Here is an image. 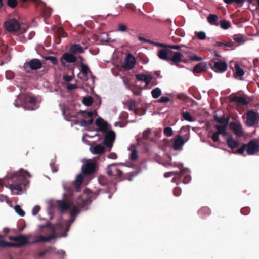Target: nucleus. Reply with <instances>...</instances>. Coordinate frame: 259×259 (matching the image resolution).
I'll return each instance as SVG.
<instances>
[{
  "label": "nucleus",
  "mask_w": 259,
  "mask_h": 259,
  "mask_svg": "<svg viewBox=\"0 0 259 259\" xmlns=\"http://www.w3.org/2000/svg\"><path fill=\"white\" fill-rule=\"evenodd\" d=\"M31 174L23 169H21L18 172H15L10 174L7 177L12 180V183L9 184V188L11 191L16 190L20 192L22 191L23 186H26L29 181L27 178H30Z\"/></svg>",
  "instance_id": "nucleus-1"
},
{
  "label": "nucleus",
  "mask_w": 259,
  "mask_h": 259,
  "mask_svg": "<svg viewBox=\"0 0 259 259\" xmlns=\"http://www.w3.org/2000/svg\"><path fill=\"white\" fill-rule=\"evenodd\" d=\"M245 150L248 155H254L259 151V145L256 141L251 140L247 144H243L240 148L237 149L233 153L243 155Z\"/></svg>",
  "instance_id": "nucleus-2"
},
{
  "label": "nucleus",
  "mask_w": 259,
  "mask_h": 259,
  "mask_svg": "<svg viewBox=\"0 0 259 259\" xmlns=\"http://www.w3.org/2000/svg\"><path fill=\"white\" fill-rule=\"evenodd\" d=\"M4 237L5 236L0 235V247H20L25 245L28 242V238L24 235H18L16 243L7 242L4 240Z\"/></svg>",
  "instance_id": "nucleus-3"
},
{
  "label": "nucleus",
  "mask_w": 259,
  "mask_h": 259,
  "mask_svg": "<svg viewBox=\"0 0 259 259\" xmlns=\"http://www.w3.org/2000/svg\"><path fill=\"white\" fill-rule=\"evenodd\" d=\"M5 25L7 30L10 32H16L19 30L20 36L26 31V29L21 27L19 22L14 18L8 19L5 23Z\"/></svg>",
  "instance_id": "nucleus-4"
},
{
  "label": "nucleus",
  "mask_w": 259,
  "mask_h": 259,
  "mask_svg": "<svg viewBox=\"0 0 259 259\" xmlns=\"http://www.w3.org/2000/svg\"><path fill=\"white\" fill-rule=\"evenodd\" d=\"M80 59L81 62L83 61V58L80 56L76 57L71 53L66 52L63 54L61 58V64L62 66H65L66 63H74L77 61V59Z\"/></svg>",
  "instance_id": "nucleus-5"
},
{
  "label": "nucleus",
  "mask_w": 259,
  "mask_h": 259,
  "mask_svg": "<svg viewBox=\"0 0 259 259\" xmlns=\"http://www.w3.org/2000/svg\"><path fill=\"white\" fill-rule=\"evenodd\" d=\"M97 168L96 163L92 160H88L82 166V171L85 175H89L94 174Z\"/></svg>",
  "instance_id": "nucleus-6"
},
{
  "label": "nucleus",
  "mask_w": 259,
  "mask_h": 259,
  "mask_svg": "<svg viewBox=\"0 0 259 259\" xmlns=\"http://www.w3.org/2000/svg\"><path fill=\"white\" fill-rule=\"evenodd\" d=\"M42 64L41 61L38 59H32L26 62L24 64L25 69L27 72L29 71L27 70L29 68L32 70H36L42 67Z\"/></svg>",
  "instance_id": "nucleus-7"
},
{
  "label": "nucleus",
  "mask_w": 259,
  "mask_h": 259,
  "mask_svg": "<svg viewBox=\"0 0 259 259\" xmlns=\"http://www.w3.org/2000/svg\"><path fill=\"white\" fill-rule=\"evenodd\" d=\"M98 194V192H95L93 194H91V196L89 198H84V196H79L75 201V205L80 208H83L92 202L91 197L95 195V198Z\"/></svg>",
  "instance_id": "nucleus-8"
},
{
  "label": "nucleus",
  "mask_w": 259,
  "mask_h": 259,
  "mask_svg": "<svg viewBox=\"0 0 259 259\" xmlns=\"http://www.w3.org/2000/svg\"><path fill=\"white\" fill-rule=\"evenodd\" d=\"M104 144L108 148H111L115 138V133L112 130L105 133Z\"/></svg>",
  "instance_id": "nucleus-9"
},
{
  "label": "nucleus",
  "mask_w": 259,
  "mask_h": 259,
  "mask_svg": "<svg viewBox=\"0 0 259 259\" xmlns=\"http://www.w3.org/2000/svg\"><path fill=\"white\" fill-rule=\"evenodd\" d=\"M107 174L114 178H121L122 176V172L117 167L116 164H112L108 166Z\"/></svg>",
  "instance_id": "nucleus-10"
},
{
  "label": "nucleus",
  "mask_w": 259,
  "mask_h": 259,
  "mask_svg": "<svg viewBox=\"0 0 259 259\" xmlns=\"http://www.w3.org/2000/svg\"><path fill=\"white\" fill-rule=\"evenodd\" d=\"M186 171V169L183 168L181 170L180 172L171 171L166 172L164 174V176L165 178H168L172 176H175L172 178L171 182L176 183L177 184H179L181 182V179L183 174Z\"/></svg>",
  "instance_id": "nucleus-11"
},
{
  "label": "nucleus",
  "mask_w": 259,
  "mask_h": 259,
  "mask_svg": "<svg viewBox=\"0 0 259 259\" xmlns=\"http://www.w3.org/2000/svg\"><path fill=\"white\" fill-rule=\"evenodd\" d=\"M169 53L170 56H169L168 61L171 62L170 63L171 64L178 66L180 62H183L182 60L183 55L180 52L169 51Z\"/></svg>",
  "instance_id": "nucleus-12"
},
{
  "label": "nucleus",
  "mask_w": 259,
  "mask_h": 259,
  "mask_svg": "<svg viewBox=\"0 0 259 259\" xmlns=\"http://www.w3.org/2000/svg\"><path fill=\"white\" fill-rule=\"evenodd\" d=\"M136 64L135 57L131 54H128L126 56L124 62L122 64V67L126 70L132 69Z\"/></svg>",
  "instance_id": "nucleus-13"
},
{
  "label": "nucleus",
  "mask_w": 259,
  "mask_h": 259,
  "mask_svg": "<svg viewBox=\"0 0 259 259\" xmlns=\"http://www.w3.org/2000/svg\"><path fill=\"white\" fill-rule=\"evenodd\" d=\"M95 124L98 127L97 131L105 133L108 131L111 126L102 118L98 117L95 121Z\"/></svg>",
  "instance_id": "nucleus-14"
},
{
  "label": "nucleus",
  "mask_w": 259,
  "mask_h": 259,
  "mask_svg": "<svg viewBox=\"0 0 259 259\" xmlns=\"http://www.w3.org/2000/svg\"><path fill=\"white\" fill-rule=\"evenodd\" d=\"M228 98L230 103H235L238 105H247L248 104L245 98L236 96L234 94H231Z\"/></svg>",
  "instance_id": "nucleus-15"
},
{
  "label": "nucleus",
  "mask_w": 259,
  "mask_h": 259,
  "mask_svg": "<svg viewBox=\"0 0 259 259\" xmlns=\"http://www.w3.org/2000/svg\"><path fill=\"white\" fill-rule=\"evenodd\" d=\"M229 127L237 136L240 137L243 136L242 125L239 122H231L230 123Z\"/></svg>",
  "instance_id": "nucleus-16"
},
{
  "label": "nucleus",
  "mask_w": 259,
  "mask_h": 259,
  "mask_svg": "<svg viewBox=\"0 0 259 259\" xmlns=\"http://www.w3.org/2000/svg\"><path fill=\"white\" fill-rule=\"evenodd\" d=\"M257 115L253 110H250L247 112V119L246 124L248 126H253L256 122Z\"/></svg>",
  "instance_id": "nucleus-17"
},
{
  "label": "nucleus",
  "mask_w": 259,
  "mask_h": 259,
  "mask_svg": "<svg viewBox=\"0 0 259 259\" xmlns=\"http://www.w3.org/2000/svg\"><path fill=\"white\" fill-rule=\"evenodd\" d=\"M227 68V64L224 61H219L215 62L214 65L212 67V69L216 72H225Z\"/></svg>",
  "instance_id": "nucleus-18"
},
{
  "label": "nucleus",
  "mask_w": 259,
  "mask_h": 259,
  "mask_svg": "<svg viewBox=\"0 0 259 259\" xmlns=\"http://www.w3.org/2000/svg\"><path fill=\"white\" fill-rule=\"evenodd\" d=\"M185 141L182 136L181 135H177L175 137L174 143L172 145V148L175 150H180L181 149Z\"/></svg>",
  "instance_id": "nucleus-19"
},
{
  "label": "nucleus",
  "mask_w": 259,
  "mask_h": 259,
  "mask_svg": "<svg viewBox=\"0 0 259 259\" xmlns=\"http://www.w3.org/2000/svg\"><path fill=\"white\" fill-rule=\"evenodd\" d=\"M90 150L94 154L101 155L105 152L104 147L101 144H97L95 146H91Z\"/></svg>",
  "instance_id": "nucleus-20"
},
{
  "label": "nucleus",
  "mask_w": 259,
  "mask_h": 259,
  "mask_svg": "<svg viewBox=\"0 0 259 259\" xmlns=\"http://www.w3.org/2000/svg\"><path fill=\"white\" fill-rule=\"evenodd\" d=\"M135 77L137 80L144 82L146 85H148L152 79V77L151 75L144 74H136Z\"/></svg>",
  "instance_id": "nucleus-21"
},
{
  "label": "nucleus",
  "mask_w": 259,
  "mask_h": 259,
  "mask_svg": "<svg viewBox=\"0 0 259 259\" xmlns=\"http://www.w3.org/2000/svg\"><path fill=\"white\" fill-rule=\"evenodd\" d=\"M69 52L73 54H78L83 53L84 51L82 47L79 44H73L69 48Z\"/></svg>",
  "instance_id": "nucleus-22"
},
{
  "label": "nucleus",
  "mask_w": 259,
  "mask_h": 259,
  "mask_svg": "<svg viewBox=\"0 0 259 259\" xmlns=\"http://www.w3.org/2000/svg\"><path fill=\"white\" fill-rule=\"evenodd\" d=\"M36 102V99L34 97L27 96L24 97V102L25 104L29 103L32 105L34 106L35 105ZM25 108L28 110H33V108L27 107V105H25Z\"/></svg>",
  "instance_id": "nucleus-23"
},
{
  "label": "nucleus",
  "mask_w": 259,
  "mask_h": 259,
  "mask_svg": "<svg viewBox=\"0 0 259 259\" xmlns=\"http://www.w3.org/2000/svg\"><path fill=\"white\" fill-rule=\"evenodd\" d=\"M226 143L227 146L231 149L236 148L239 146V142L235 140L231 136L227 138Z\"/></svg>",
  "instance_id": "nucleus-24"
},
{
  "label": "nucleus",
  "mask_w": 259,
  "mask_h": 259,
  "mask_svg": "<svg viewBox=\"0 0 259 259\" xmlns=\"http://www.w3.org/2000/svg\"><path fill=\"white\" fill-rule=\"evenodd\" d=\"M213 119L217 123L221 125H228L229 121V118L228 117H226L224 115L221 117H219L215 114L213 116Z\"/></svg>",
  "instance_id": "nucleus-25"
},
{
  "label": "nucleus",
  "mask_w": 259,
  "mask_h": 259,
  "mask_svg": "<svg viewBox=\"0 0 259 259\" xmlns=\"http://www.w3.org/2000/svg\"><path fill=\"white\" fill-rule=\"evenodd\" d=\"M55 237V235L54 233L47 237H45L42 235L37 236L36 237V239L34 241V243L48 242L50 241L51 239L54 238Z\"/></svg>",
  "instance_id": "nucleus-26"
},
{
  "label": "nucleus",
  "mask_w": 259,
  "mask_h": 259,
  "mask_svg": "<svg viewBox=\"0 0 259 259\" xmlns=\"http://www.w3.org/2000/svg\"><path fill=\"white\" fill-rule=\"evenodd\" d=\"M58 206L61 212H64L71 207V203L66 202L64 200L58 201Z\"/></svg>",
  "instance_id": "nucleus-27"
},
{
  "label": "nucleus",
  "mask_w": 259,
  "mask_h": 259,
  "mask_svg": "<svg viewBox=\"0 0 259 259\" xmlns=\"http://www.w3.org/2000/svg\"><path fill=\"white\" fill-rule=\"evenodd\" d=\"M169 51L161 49L158 52V56L161 59L168 61L169 56H170Z\"/></svg>",
  "instance_id": "nucleus-28"
},
{
  "label": "nucleus",
  "mask_w": 259,
  "mask_h": 259,
  "mask_svg": "<svg viewBox=\"0 0 259 259\" xmlns=\"http://www.w3.org/2000/svg\"><path fill=\"white\" fill-rule=\"evenodd\" d=\"M206 70V65L203 63L201 62L196 65L193 69V73H200L202 72L205 71Z\"/></svg>",
  "instance_id": "nucleus-29"
},
{
  "label": "nucleus",
  "mask_w": 259,
  "mask_h": 259,
  "mask_svg": "<svg viewBox=\"0 0 259 259\" xmlns=\"http://www.w3.org/2000/svg\"><path fill=\"white\" fill-rule=\"evenodd\" d=\"M198 213L202 218H205L210 214L211 211L208 207H203L198 210Z\"/></svg>",
  "instance_id": "nucleus-30"
},
{
  "label": "nucleus",
  "mask_w": 259,
  "mask_h": 259,
  "mask_svg": "<svg viewBox=\"0 0 259 259\" xmlns=\"http://www.w3.org/2000/svg\"><path fill=\"white\" fill-rule=\"evenodd\" d=\"M83 179H84V174H80L77 176L75 181V183H74L75 188L77 191H78L80 185H81Z\"/></svg>",
  "instance_id": "nucleus-31"
},
{
  "label": "nucleus",
  "mask_w": 259,
  "mask_h": 259,
  "mask_svg": "<svg viewBox=\"0 0 259 259\" xmlns=\"http://www.w3.org/2000/svg\"><path fill=\"white\" fill-rule=\"evenodd\" d=\"M132 151V153L130 155V159L132 161H135L137 159L138 155V151L136 148L135 145H131V147L128 148Z\"/></svg>",
  "instance_id": "nucleus-32"
},
{
  "label": "nucleus",
  "mask_w": 259,
  "mask_h": 259,
  "mask_svg": "<svg viewBox=\"0 0 259 259\" xmlns=\"http://www.w3.org/2000/svg\"><path fill=\"white\" fill-rule=\"evenodd\" d=\"M228 125H215L214 128L217 130L218 134L224 136L226 135V129Z\"/></svg>",
  "instance_id": "nucleus-33"
},
{
  "label": "nucleus",
  "mask_w": 259,
  "mask_h": 259,
  "mask_svg": "<svg viewBox=\"0 0 259 259\" xmlns=\"http://www.w3.org/2000/svg\"><path fill=\"white\" fill-rule=\"evenodd\" d=\"M233 39L234 41L238 43V45H241L244 43L246 41L245 37L242 34H236L233 36Z\"/></svg>",
  "instance_id": "nucleus-34"
},
{
  "label": "nucleus",
  "mask_w": 259,
  "mask_h": 259,
  "mask_svg": "<svg viewBox=\"0 0 259 259\" xmlns=\"http://www.w3.org/2000/svg\"><path fill=\"white\" fill-rule=\"evenodd\" d=\"M218 19V17L215 14H210L207 17V21L211 25H218L217 24Z\"/></svg>",
  "instance_id": "nucleus-35"
},
{
  "label": "nucleus",
  "mask_w": 259,
  "mask_h": 259,
  "mask_svg": "<svg viewBox=\"0 0 259 259\" xmlns=\"http://www.w3.org/2000/svg\"><path fill=\"white\" fill-rule=\"evenodd\" d=\"M182 116L185 120L189 122H193L195 120L194 118L192 117L190 113L188 112H183L182 113Z\"/></svg>",
  "instance_id": "nucleus-36"
},
{
  "label": "nucleus",
  "mask_w": 259,
  "mask_h": 259,
  "mask_svg": "<svg viewBox=\"0 0 259 259\" xmlns=\"http://www.w3.org/2000/svg\"><path fill=\"white\" fill-rule=\"evenodd\" d=\"M82 103L87 106H90L93 103V99L91 96L85 97L83 99Z\"/></svg>",
  "instance_id": "nucleus-37"
},
{
  "label": "nucleus",
  "mask_w": 259,
  "mask_h": 259,
  "mask_svg": "<svg viewBox=\"0 0 259 259\" xmlns=\"http://www.w3.org/2000/svg\"><path fill=\"white\" fill-rule=\"evenodd\" d=\"M235 68L236 70V74L239 77H242L244 74V70L240 68V66L238 64H235Z\"/></svg>",
  "instance_id": "nucleus-38"
},
{
  "label": "nucleus",
  "mask_w": 259,
  "mask_h": 259,
  "mask_svg": "<svg viewBox=\"0 0 259 259\" xmlns=\"http://www.w3.org/2000/svg\"><path fill=\"white\" fill-rule=\"evenodd\" d=\"M161 94V91L159 88H156L151 91V95L153 98H158Z\"/></svg>",
  "instance_id": "nucleus-39"
},
{
  "label": "nucleus",
  "mask_w": 259,
  "mask_h": 259,
  "mask_svg": "<svg viewBox=\"0 0 259 259\" xmlns=\"http://www.w3.org/2000/svg\"><path fill=\"white\" fill-rule=\"evenodd\" d=\"M93 121H94V120H93V118H90V119L88 120H87L85 119H82L80 121V125H81V126H83V127H88L89 126L92 124V123H93Z\"/></svg>",
  "instance_id": "nucleus-40"
},
{
  "label": "nucleus",
  "mask_w": 259,
  "mask_h": 259,
  "mask_svg": "<svg viewBox=\"0 0 259 259\" xmlns=\"http://www.w3.org/2000/svg\"><path fill=\"white\" fill-rule=\"evenodd\" d=\"M74 205V204L71 203V209L70 210V214L71 217H74L76 215L80 212L79 209L75 207Z\"/></svg>",
  "instance_id": "nucleus-41"
},
{
  "label": "nucleus",
  "mask_w": 259,
  "mask_h": 259,
  "mask_svg": "<svg viewBox=\"0 0 259 259\" xmlns=\"http://www.w3.org/2000/svg\"><path fill=\"white\" fill-rule=\"evenodd\" d=\"M220 26L223 29H228L231 27V24L228 21L223 20L220 22Z\"/></svg>",
  "instance_id": "nucleus-42"
},
{
  "label": "nucleus",
  "mask_w": 259,
  "mask_h": 259,
  "mask_svg": "<svg viewBox=\"0 0 259 259\" xmlns=\"http://www.w3.org/2000/svg\"><path fill=\"white\" fill-rule=\"evenodd\" d=\"M7 6L11 9H15L18 5L17 0H7Z\"/></svg>",
  "instance_id": "nucleus-43"
},
{
  "label": "nucleus",
  "mask_w": 259,
  "mask_h": 259,
  "mask_svg": "<svg viewBox=\"0 0 259 259\" xmlns=\"http://www.w3.org/2000/svg\"><path fill=\"white\" fill-rule=\"evenodd\" d=\"M81 71L84 77L87 76L89 72H90L88 66L83 63L81 64Z\"/></svg>",
  "instance_id": "nucleus-44"
},
{
  "label": "nucleus",
  "mask_w": 259,
  "mask_h": 259,
  "mask_svg": "<svg viewBox=\"0 0 259 259\" xmlns=\"http://www.w3.org/2000/svg\"><path fill=\"white\" fill-rule=\"evenodd\" d=\"M185 171L183 174L181 179V182L180 183H183L184 184H188L191 181V176L189 175H186L184 176V173Z\"/></svg>",
  "instance_id": "nucleus-45"
},
{
  "label": "nucleus",
  "mask_w": 259,
  "mask_h": 259,
  "mask_svg": "<svg viewBox=\"0 0 259 259\" xmlns=\"http://www.w3.org/2000/svg\"><path fill=\"white\" fill-rule=\"evenodd\" d=\"M34 35H35V33L33 31L30 32L29 33L27 37H26V36H22L23 37V39H21V36L20 35V36H19L20 40L21 42H24L27 40V39H31V38H32Z\"/></svg>",
  "instance_id": "nucleus-46"
},
{
  "label": "nucleus",
  "mask_w": 259,
  "mask_h": 259,
  "mask_svg": "<svg viewBox=\"0 0 259 259\" xmlns=\"http://www.w3.org/2000/svg\"><path fill=\"white\" fill-rule=\"evenodd\" d=\"M163 133L167 137H170L173 135V130L170 127H166L164 128Z\"/></svg>",
  "instance_id": "nucleus-47"
},
{
  "label": "nucleus",
  "mask_w": 259,
  "mask_h": 259,
  "mask_svg": "<svg viewBox=\"0 0 259 259\" xmlns=\"http://www.w3.org/2000/svg\"><path fill=\"white\" fill-rule=\"evenodd\" d=\"M15 211L21 217L25 215V212L23 210L20 205H16L14 207Z\"/></svg>",
  "instance_id": "nucleus-48"
},
{
  "label": "nucleus",
  "mask_w": 259,
  "mask_h": 259,
  "mask_svg": "<svg viewBox=\"0 0 259 259\" xmlns=\"http://www.w3.org/2000/svg\"><path fill=\"white\" fill-rule=\"evenodd\" d=\"M52 249H53V248L52 247H49L47 248L46 249H45L42 251L38 252L37 255L39 257H42L44 255H45L47 253L51 252Z\"/></svg>",
  "instance_id": "nucleus-49"
},
{
  "label": "nucleus",
  "mask_w": 259,
  "mask_h": 259,
  "mask_svg": "<svg viewBox=\"0 0 259 259\" xmlns=\"http://www.w3.org/2000/svg\"><path fill=\"white\" fill-rule=\"evenodd\" d=\"M129 110L131 111H135L136 109V103L134 100H130L127 103Z\"/></svg>",
  "instance_id": "nucleus-50"
},
{
  "label": "nucleus",
  "mask_w": 259,
  "mask_h": 259,
  "mask_svg": "<svg viewBox=\"0 0 259 259\" xmlns=\"http://www.w3.org/2000/svg\"><path fill=\"white\" fill-rule=\"evenodd\" d=\"M151 134V130L150 129L148 128L145 130L143 133V138L145 140L148 139Z\"/></svg>",
  "instance_id": "nucleus-51"
},
{
  "label": "nucleus",
  "mask_w": 259,
  "mask_h": 259,
  "mask_svg": "<svg viewBox=\"0 0 259 259\" xmlns=\"http://www.w3.org/2000/svg\"><path fill=\"white\" fill-rule=\"evenodd\" d=\"M46 59L47 60H50L53 65H57L58 64V60L56 57L48 56Z\"/></svg>",
  "instance_id": "nucleus-52"
},
{
  "label": "nucleus",
  "mask_w": 259,
  "mask_h": 259,
  "mask_svg": "<svg viewBox=\"0 0 259 259\" xmlns=\"http://www.w3.org/2000/svg\"><path fill=\"white\" fill-rule=\"evenodd\" d=\"M196 34L197 37L200 40H204L206 37V34L203 31H200L198 33H196Z\"/></svg>",
  "instance_id": "nucleus-53"
},
{
  "label": "nucleus",
  "mask_w": 259,
  "mask_h": 259,
  "mask_svg": "<svg viewBox=\"0 0 259 259\" xmlns=\"http://www.w3.org/2000/svg\"><path fill=\"white\" fill-rule=\"evenodd\" d=\"M135 175V174H133V173L126 174L124 175H122V176H121L122 178L121 180L127 179L129 181H132V177L134 176Z\"/></svg>",
  "instance_id": "nucleus-54"
},
{
  "label": "nucleus",
  "mask_w": 259,
  "mask_h": 259,
  "mask_svg": "<svg viewBox=\"0 0 259 259\" xmlns=\"http://www.w3.org/2000/svg\"><path fill=\"white\" fill-rule=\"evenodd\" d=\"M191 61H199L202 60V58L196 55H189L188 56Z\"/></svg>",
  "instance_id": "nucleus-55"
},
{
  "label": "nucleus",
  "mask_w": 259,
  "mask_h": 259,
  "mask_svg": "<svg viewBox=\"0 0 259 259\" xmlns=\"http://www.w3.org/2000/svg\"><path fill=\"white\" fill-rule=\"evenodd\" d=\"M81 112L83 114V116L87 115L90 118H92L94 114V112L93 111L87 112L85 111H81Z\"/></svg>",
  "instance_id": "nucleus-56"
},
{
  "label": "nucleus",
  "mask_w": 259,
  "mask_h": 259,
  "mask_svg": "<svg viewBox=\"0 0 259 259\" xmlns=\"http://www.w3.org/2000/svg\"><path fill=\"white\" fill-rule=\"evenodd\" d=\"M127 29V27L126 25L122 24H119L118 25V30L119 31L121 32H125Z\"/></svg>",
  "instance_id": "nucleus-57"
},
{
  "label": "nucleus",
  "mask_w": 259,
  "mask_h": 259,
  "mask_svg": "<svg viewBox=\"0 0 259 259\" xmlns=\"http://www.w3.org/2000/svg\"><path fill=\"white\" fill-rule=\"evenodd\" d=\"M170 98L168 97H161L159 100H158V102L159 103H167L169 101Z\"/></svg>",
  "instance_id": "nucleus-58"
},
{
  "label": "nucleus",
  "mask_w": 259,
  "mask_h": 259,
  "mask_svg": "<svg viewBox=\"0 0 259 259\" xmlns=\"http://www.w3.org/2000/svg\"><path fill=\"white\" fill-rule=\"evenodd\" d=\"M181 193V190L180 188L176 187L173 190V194L176 196H179Z\"/></svg>",
  "instance_id": "nucleus-59"
},
{
  "label": "nucleus",
  "mask_w": 259,
  "mask_h": 259,
  "mask_svg": "<svg viewBox=\"0 0 259 259\" xmlns=\"http://www.w3.org/2000/svg\"><path fill=\"white\" fill-rule=\"evenodd\" d=\"M40 207L39 206H35L32 209V213L33 215H35L39 211Z\"/></svg>",
  "instance_id": "nucleus-60"
},
{
  "label": "nucleus",
  "mask_w": 259,
  "mask_h": 259,
  "mask_svg": "<svg viewBox=\"0 0 259 259\" xmlns=\"http://www.w3.org/2000/svg\"><path fill=\"white\" fill-rule=\"evenodd\" d=\"M63 79L65 82H69L71 81L73 79V77L71 76H69V75H63Z\"/></svg>",
  "instance_id": "nucleus-61"
},
{
  "label": "nucleus",
  "mask_w": 259,
  "mask_h": 259,
  "mask_svg": "<svg viewBox=\"0 0 259 259\" xmlns=\"http://www.w3.org/2000/svg\"><path fill=\"white\" fill-rule=\"evenodd\" d=\"M219 134H218V133H214L212 135V137H211V138L212 139V140L215 142H217L219 141Z\"/></svg>",
  "instance_id": "nucleus-62"
},
{
  "label": "nucleus",
  "mask_w": 259,
  "mask_h": 259,
  "mask_svg": "<svg viewBox=\"0 0 259 259\" xmlns=\"http://www.w3.org/2000/svg\"><path fill=\"white\" fill-rule=\"evenodd\" d=\"M99 182L102 185H105L107 184L106 178L104 177H100L99 178Z\"/></svg>",
  "instance_id": "nucleus-63"
},
{
  "label": "nucleus",
  "mask_w": 259,
  "mask_h": 259,
  "mask_svg": "<svg viewBox=\"0 0 259 259\" xmlns=\"http://www.w3.org/2000/svg\"><path fill=\"white\" fill-rule=\"evenodd\" d=\"M58 31L59 32V35L62 37H65L67 36V34L63 31L62 28H59Z\"/></svg>",
  "instance_id": "nucleus-64"
}]
</instances>
